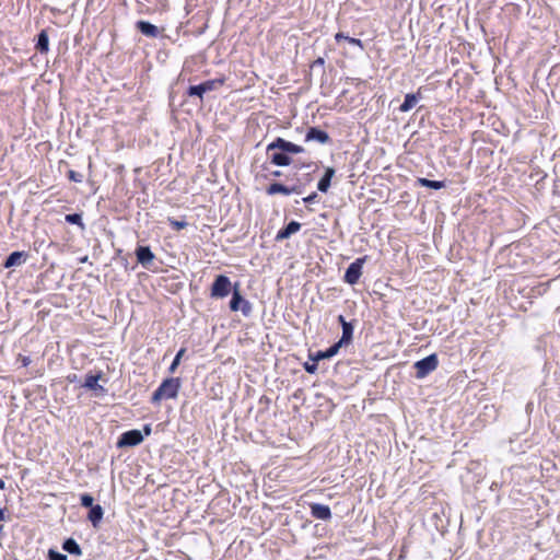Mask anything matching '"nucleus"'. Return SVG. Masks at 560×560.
I'll return each instance as SVG.
<instances>
[{
  "instance_id": "nucleus-1",
  "label": "nucleus",
  "mask_w": 560,
  "mask_h": 560,
  "mask_svg": "<svg viewBox=\"0 0 560 560\" xmlns=\"http://www.w3.org/2000/svg\"><path fill=\"white\" fill-rule=\"evenodd\" d=\"M304 147L284 138L277 137L266 147V153L271 164L285 167L292 164V155L304 153Z\"/></svg>"
},
{
  "instance_id": "nucleus-2",
  "label": "nucleus",
  "mask_w": 560,
  "mask_h": 560,
  "mask_svg": "<svg viewBox=\"0 0 560 560\" xmlns=\"http://www.w3.org/2000/svg\"><path fill=\"white\" fill-rule=\"evenodd\" d=\"M182 381L178 377H167L162 381L151 397L152 404H158L162 399H175L178 396Z\"/></svg>"
},
{
  "instance_id": "nucleus-3",
  "label": "nucleus",
  "mask_w": 560,
  "mask_h": 560,
  "mask_svg": "<svg viewBox=\"0 0 560 560\" xmlns=\"http://www.w3.org/2000/svg\"><path fill=\"white\" fill-rule=\"evenodd\" d=\"M232 296L229 303V307L232 312H238L241 311L243 316L249 317L253 313V305L252 303L246 300L240 290V283L236 282L233 285Z\"/></svg>"
},
{
  "instance_id": "nucleus-4",
  "label": "nucleus",
  "mask_w": 560,
  "mask_h": 560,
  "mask_svg": "<svg viewBox=\"0 0 560 560\" xmlns=\"http://www.w3.org/2000/svg\"><path fill=\"white\" fill-rule=\"evenodd\" d=\"M305 185L301 182L299 177L295 178V183L292 185H284L280 182H272L267 188L266 192L269 196H273L277 194H282L285 196L296 194L301 195L304 192Z\"/></svg>"
},
{
  "instance_id": "nucleus-5",
  "label": "nucleus",
  "mask_w": 560,
  "mask_h": 560,
  "mask_svg": "<svg viewBox=\"0 0 560 560\" xmlns=\"http://www.w3.org/2000/svg\"><path fill=\"white\" fill-rule=\"evenodd\" d=\"M233 291L230 278L225 275H218L210 288V296L212 299H224Z\"/></svg>"
},
{
  "instance_id": "nucleus-6",
  "label": "nucleus",
  "mask_w": 560,
  "mask_h": 560,
  "mask_svg": "<svg viewBox=\"0 0 560 560\" xmlns=\"http://www.w3.org/2000/svg\"><path fill=\"white\" fill-rule=\"evenodd\" d=\"M366 259L368 256L359 257L348 266L343 275V281L346 283L350 285L358 283L360 277L362 276L363 265Z\"/></svg>"
},
{
  "instance_id": "nucleus-7",
  "label": "nucleus",
  "mask_w": 560,
  "mask_h": 560,
  "mask_svg": "<svg viewBox=\"0 0 560 560\" xmlns=\"http://www.w3.org/2000/svg\"><path fill=\"white\" fill-rule=\"evenodd\" d=\"M439 364V359L435 353L429 354L425 358L417 361L415 363L416 369V377L417 378H423L427 375H429L431 372H433Z\"/></svg>"
},
{
  "instance_id": "nucleus-8",
  "label": "nucleus",
  "mask_w": 560,
  "mask_h": 560,
  "mask_svg": "<svg viewBox=\"0 0 560 560\" xmlns=\"http://www.w3.org/2000/svg\"><path fill=\"white\" fill-rule=\"evenodd\" d=\"M143 434L140 430L132 429L121 433L117 440L118 448L133 447L142 443Z\"/></svg>"
},
{
  "instance_id": "nucleus-9",
  "label": "nucleus",
  "mask_w": 560,
  "mask_h": 560,
  "mask_svg": "<svg viewBox=\"0 0 560 560\" xmlns=\"http://www.w3.org/2000/svg\"><path fill=\"white\" fill-rule=\"evenodd\" d=\"M305 142H317L319 144H328L331 142L330 136L324 129L313 126L308 127L304 136Z\"/></svg>"
},
{
  "instance_id": "nucleus-10",
  "label": "nucleus",
  "mask_w": 560,
  "mask_h": 560,
  "mask_svg": "<svg viewBox=\"0 0 560 560\" xmlns=\"http://www.w3.org/2000/svg\"><path fill=\"white\" fill-rule=\"evenodd\" d=\"M220 83H222V81L207 80L196 85H189L187 89V95L202 98L205 93L213 91Z\"/></svg>"
},
{
  "instance_id": "nucleus-11",
  "label": "nucleus",
  "mask_w": 560,
  "mask_h": 560,
  "mask_svg": "<svg viewBox=\"0 0 560 560\" xmlns=\"http://www.w3.org/2000/svg\"><path fill=\"white\" fill-rule=\"evenodd\" d=\"M27 257H28V255L26 252L14 250L5 257L4 261L2 262V267L5 269H9V268L21 266L22 264H24L26 261Z\"/></svg>"
},
{
  "instance_id": "nucleus-12",
  "label": "nucleus",
  "mask_w": 560,
  "mask_h": 560,
  "mask_svg": "<svg viewBox=\"0 0 560 560\" xmlns=\"http://www.w3.org/2000/svg\"><path fill=\"white\" fill-rule=\"evenodd\" d=\"M137 261L142 267L148 268L149 265L155 258L154 253L151 250L150 246L139 245L135 250Z\"/></svg>"
},
{
  "instance_id": "nucleus-13",
  "label": "nucleus",
  "mask_w": 560,
  "mask_h": 560,
  "mask_svg": "<svg viewBox=\"0 0 560 560\" xmlns=\"http://www.w3.org/2000/svg\"><path fill=\"white\" fill-rule=\"evenodd\" d=\"M310 512L316 520L329 521L331 518V510L327 504L310 503Z\"/></svg>"
},
{
  "instance_id": "nucleus-14",
  "label": "nucleus",
  "mask_w": 560,
  "mask_h": 560,
  "mask_svg": "<svg viewBox=\"0 0 560 560\" xmlns=\"http://www.w3.org/2000/svg\"><path fill=\"white\" fill-rule=\"evenodd\" d=\"M341 348L335 342L325 350H318L315 353H310L308 358L311 361L319 362L320 360L330 359L335 357Z\"/></svg>"
},
{
  "instance_id": "nucleus-15",
  "label": "nucleus",
  "mask_w": 560,
  "mask_h": 560,
  "mask_svg": "<svg viewBox=\"0 0 560 560\" xmlns=\"http://www.w3.org/2000/svg\"><path fill=\"white\" fill-rule=\"evenodd\" d=\"M301 223L298 221H290L282 229H280L275 237L277 242H281L283 240L289 238L294 233L299 232L301 229Z\"/></svg>"
},
{
  "instance_id": "nucleus-16",
  "label": "nucleus",
  "mask_w": 560,
  "mask_h": 560,
  "mask_svg": "<svg viewBox=\"0 0 560 560\" xmlns=\"http://www.w3.org/2000/svg\"><path fill=\"white\" fill-rule=\"evenodd\" d=\"M136 28L137 31H139L142 35L144 36H148V37H151V38H155L159 36L160 34V31L158 28V26H155L154 24H152L151 22L149 21H144V20H139L137 21L136 23Z\"/></svg>"
},
{
  "instance_id": "nucleus-17",
  "label": "nucleus",
  "mask_w": 560,
  "mask_h": 560,
  "mask_svg": "<svg viewBox=\"0 0 560 560\" xmlns=\"http://www.w3.org/2000/svg\"><path fill=\"white\" fill-rule=\"evenodd\" d=\"M341 329H342V335H341L340 339L336 342L340 348L349 346L352 342L354 325L352 322L349 323L348 325L343 324Z\"/></svg>"
},
{
  "instance_id": "nucleus-18",
  "label": "nucleus",
  "mask_w": 560,
  "mask_h": 560,
  "mask_svg": "<svg viewBox=\"0 0 560 560\" xmlns=\"http://www.w3.org/2000/svg\"><path fill=\"white\" fill-rule=\"evenodd\" d=\"M104 516V510L100 504L89 509L86 518L91 522L93 527L97 528Z\"/></svg>"
},
{
  "instance_id": "nucleus-19",
  "label": "nucleus",
  "mask_w": 560,
  "mask_h": 560,
  "mask_svg": "<svg viewBox=\"0 0 560 560\" xmlns=\"http://www.w3.org/2000/svg\"><path fill=\"white\" fill-rule=\"evenodd\" d=\"M420 97H421V95H420L419 91L417 93L406 94L404 102L399 106V110L401 113H407V112L411 110L416 106V104L418 103Z\"/></svg>"
},
{
  "instance_id": "nucleus-20",
  "label": "nucleus",
  "mask_w": 560,
  "mask_h": 560,
  "mask_svg": "<svg viewBox=\"0 0 560 560\" xmlns=\"http://www.w3.org/2000/svg\"><path fill=\"white\" fill-rule=\"evenodd\" d=\"M35 49L39 54H46L49 50V37L46 30H42L36 37Z\"/></svg>"
},
{
  "instance_id": "nucleus-21",
  "label": "nucleus",
  "mask_w": 560,
  "mask_h": 560,
  "mask_svg": "<svg viewBox=\"0 0 560 560\" xmlns=\"http://www.w3.org/2000/svg\"><path fill=\"white\" fill-rule=\"evenodd\" d=\"M102 374H88L84 380L83 386L90 390L94 392H105V388L98 384Z\"/></svg>"
},
{
  "instance_id": "nucleus-22",
  "label": "nucleus",
  "mask_w": 560,
  "mask_h": 560,
  "mask_svg": "<svg viewBox=\"0 0 560 560\" xmlns=\"http://www.w3.org/2000/svg\"><path fill=\"white\" fill-rule=\"evenodd\" d=\"M62 550L72 556H81L82 549L77 540L72 537L66 538L61 545Z\"/></svg>"
},
{
  "instance_id": "nucleus-23",
  "label": "nucleus",
  "mask_w": 560,
  "mask_h": 560,
  "mask_svg": "<svg viewBox=\"0 0 560 560\" xmlns=\"http://www.w3.org/2000/svg\"><path fill=\"white\" fill-rule=\"evenodd\" d=\"M416 184L420 187H425L434 190H440L446 186L444 180H433L425 177H418Z\"/></svg>"
},
{
  "instance_id": "nucleus-24",
  "label": "nucleus",
  "mask_w": 560,
  "mask_h": 560,
  "mask_svg": "<svg viewBox=\"0 0 560 560\" xmlns=\"http://www.w3.org/2000/svg\"><path fill=\"white\" fill-rule=\"evenodd\" d=\"M65 221L67 223H69V224H73V225L80 226L81 230L85 229V225L83 223L82 214L81 213L74 212V213L66 214Z\"/></svg>"
},
{
  "instance_id": "nucleus-25",
  "label": "nucleus",
  "mask_w": 560,
  "mask_h": 560,
  "mask_svg": "<svg viewBox=\"0 0 560 560\" xmlns=\"http://www.w3.org/2000/svg\"><path fill=\"white\" fill-rule=\"evenodd\" d=\"M186 352V349L185 348H180L177 353L175 354L171 365L168 366V373L170 374H174L178 368V365L180 364V361H182V358L184 357Z\"/></svg>"
},
{
  "instance_id": "nucleus-26",
  "label": "nucleus",
  "mask_w": 560,
  "mask_h": 560,
  "mask_svg": "<svg viewBox=\"0 0 560 560\" xmlns=\"http://www.w3.org/2000/svg\"><path fill=\"white\" fill-rule=\"evenodd\" d=\"M80 503L83 508H92L94 506V498L90 493H82L80 495Z\"/></svg>"
},
{
  "instance_id": "nucleus-27",
  "label": "nucleus",
  "mask_w": 560,
  "mask_h": 560,
  "mask_svg": "<svg viewBox=\"0 0 560 560\" xmlns=\"http://www.w3.org/2000/svg\"><path fill=\"white\" fill-rule=\"evenodd\" d=\"M330 185H331V180L328 179L327 177L325 176H322L320 179L318 180L317 183V189L320 191V192H327L330 188Z\"/></svg>"
},
{
  "instance_id": "nucleus-28",
  "label": "nucleus",
  "mask_w": 560,
  "mask_h": 560,
  "mask_svg": "<svg viewBox=\"0 0 560 560\" xmlns=\"http://www.w3.org/2000/svg\"><path fill=\"white\" fill-rule=\"evenodd\" d=\"M47 560H68V557L65 553L50 548L47 552Z\"/></svg>"
},
{
  "instance_id": "nucleus-29",
  "label": "nucleus",
  "mask_w": 560,
  "mask_h": 560,
  "mask_svg": "<svg viewBox=\"0 0 560 560\" xmlns=\"http://www.w3.org/2000/svg\"><path fill=\"white\" fill-rule=\"evenodd\" d=\"M168 223L173 228V230H175V231H180V230H183L184 228L187 226V222L186 221H179V220H176V219H173V218H168Z\"/></svg>"
},
{
  "instance_id": "nucleus-30",
  "label": "nucleus",
  "mask_w": 560,
  "mask_h": 560,
  "mask_svg": "<svg viewBox=\"0 0 560 560\" xmlns=\"http://www.w3.org/2000/svg\"><path fill=\"white\" fill-rule=\"evenodd\" d=\"M317 363L318 362L307 361L303 364V368H304L305 372H307L308 374H315L318 369Z\"/></svg>"
},
{
  "instance_id": "nucleus-31",
  "label": "nucleus",
  "mask_w": 560,
  "mask_h": 560,
  "mask_svg": "<svg viewBox=\"0 0 560 560\" xmlns=\"http://www.w3.org/2000/svg\"><path fill=\"white\" fill-rule=\"evenodd\" d=\"M68 178L71 182L81 183L83 180V175L81 173H79V172L73 171V170H69L68 171Z\"/></svg>"
},
{
  "instance_id": "nucleus-32",
  "label": "nucleus",
  "mask_w": 560,
  "mask_h": 560,
  "mask_svg": "<svg viewBox=\"0 0 560 560\" xmlns=\"http://www.w3.org/2000/svg\"><path fill=\"white\" fill-rule=\"evenodd\" d=\"M350 45L359 47L361 50L364 49L363 42L359 38L348 36L347 40Z\"/></svg>"
},
{
  "instance_id": "nucleus-33",
  "label": "nucleus",
  "mask_w": 560,
  "mask_h": 560,
  "mask_svg": "<svg viewBox=\"0 0 560 560\" xmlns=\"http://www.w3.org/2000/svg\"><path fill=\"white\" fill-rule=\"evenodd\" d=\"M317 199H318V195H317V192L314 191V192L310 194L308 196L304 197L302 200L304 203L311 205V203H314Z\"/></svg>"
},
{
  "instance_id": "nucleus-34",
  "label": "nucleus",
  "mask_w": 560,
  "mask_h": 560,
  "mask_svg": "<svg viewBox=\"0 0 560 560\" xmlns=\"http://www.w3.org/2000/svg\"><path fill=\"white\" fill-rule=\"evenodd\" d=\"M335 174H336V170L331 166H327V167H325L323 176H325L331 180L332 177L335 176Z\"/></svg>"
},
{
  "instance_id": "nucleus-35",
  "label": "nucleus",
  "mask_w": 560,
  "mask_h": 560,
  "mask_svg": "<svg viewBox=\"0 0 560 560\" xmlns=\"http://www.w3.org/2000/svg\"><path fill=\"white\" fill-rule=\"evenodd\" d=\"M19 361H21L22 365L23 366H27L31 364V358L30 357H26V355H20L19 357Z\"/></svg>"
},
{
  "instance_id": "nucleus-36",
  "label": "nucleus",
  "mask_w": 560,
  "mask_h": 560,
  "mask_svg": "<svg viewBox=\"0 0 560 560\" xmlns=\"http://www.w3.org/2000/svg\"><path fill=\"white\" fill-rule=\"evenodd\" d=\"M141 432H142V434H143V438H144V436H149V435L151 434V432H152L151 424H149V423H148V424H144V425H143V429H142V431H141Z\"/></svg>"
},
{
  "instance_id": "nucleus-37",
  "label": "nucleus",
  "mask_w": 560,
  "mask_h": 560,
  "mask_svg": "<svg viewBox=\"0 0 560 560\" xmlns=\"http://www.w3.org/2000/svg\"><path fill=\"white\" fill-rule=\"evenodd\" d=\"M348 38V35H346L345 33L342 32H338L336 35H335V39L337 43H339L340 40H347Z\"/></svg>"
},
{
  "instance_id": "nucleus-38",
  "label": "nucleus",
  "mask_w": 560,
  "mask_h": 560,
  "mask_svg": "<svg viewBox=\"0 0 560 560\" xmlns=\"http://www.w3.org/2000/svg\"><path fill=\"white\" fill-rule=\"evenodd\" d=\"M313 165L312 162H307V163H301V164H295L294 165V168L295 170H302V168H308Z\"/></svg>"
},
{
  "instance_id": "nucleus-39",
  "label": "nucleus",
  "mask_w": 560,
  "mask_h": 560,
  "mask_svg": "<svg viewBox=\"0 0 560 560\" xmlns=\"http://www.w3.org/2000/svg\"><path fill=\"white\" fill-rule=\"evenodd\" d=\"M338 323H339V324L341 325V327H342V326H343V324H345V325H348L350 322H348L343 315H339V316H338Z\"/></svg>"
},
{
  "instance_id": "nucleus-40",
  "label": "nucleus",
  "mask_w": 560,
  "mask_h": 560,
  "mask_svg": "<svg viewBox=\"0 0 560 560\" xmlns=\"http://www.w3.org/2000/svg\"><path fill=\"white\" fill-rule=\"evenodd\" d=\"M296 177H299V176H298V173L295 172L292 174V176L288 175L285 178L288 182H292V184H294Z\"/></svg>"
},
{
  "instance_id": "nucleus-41",
  "label": "nucleus",
  "mask_w": 560,
  "mask_h": 560,
  "mask_svg": "<svg viewBox=\"0 0 560 560\" xmlns=\"http://www.w3.org/2000/svg\"><path fill=\"white\" fill-rule=\"evenodd\" d=\"M325 63L324 58L318 57L314 62L313 66H323Z\"/></svg>"
},
{
  "instance_id": "nucleus-42",
  "label": "nucleus",
  "mask_w": 560,
  "mask_h": 560,
  "mask_svg": "<svg viewBox=\"0 0 560 560\" xmlns=\"http://www.w3.org/2000/svg\"><path fill=\"white\" fill-rule=\"evenodd\" d=\"M282 174L283 173L281 171L277 170V171H272L270 173V176H272V177H280V176H282Z\"/></svg>"
},
{
  "instance_id": "nucleus-43",
  "label": "nucleus",
  "mask_w": 560,
  "mask_h": 560,
  "mask_svg": "<svg viewBox=\"0 0 560 560\" xmlns=\"http://www.w3.org/2000/svg\"><path fill=\"white\" fill-rule=\"evenodd\" d=\"M5 489V482L0 479V490H4Z\"/></svg>"
},
{
  "instance_id": "nucleus-44",
  "label": "nucleus",
  "mask_w": 560,
  "mask_h": 560,
  "mask_svg": "<svg viewBox=\"0 0 560 560\" xmlns=\"http://www.w3.org/2000/svg\"><path fill=\"white\" fill-rule=\"evenodd\" d=\"M88 259H89V257H88V256H84V257L80 258V262H86V261H88Z\"/></svg>"
}]
</instances>
